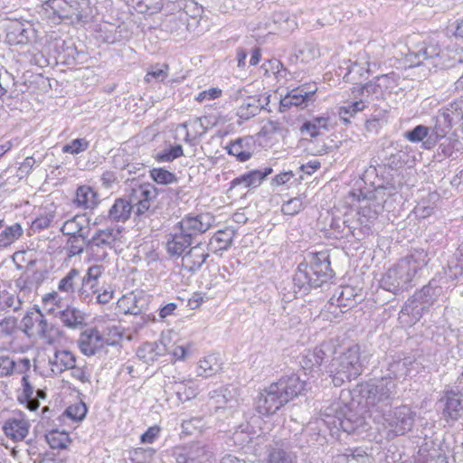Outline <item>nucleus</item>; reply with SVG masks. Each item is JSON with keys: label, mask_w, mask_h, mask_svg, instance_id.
<instances>
[{"label": "nucleus", "mask_w": 463, "mask_h": 463, "mask_svg": "<svg viewBox=\"0 0 463 463\" xmlns=\"http://www.w3.org/2000/svg\"><path fill=\"white\" fill-rule=\"evenodd\" d=\"M172 457L176 463H211L214 453L210 445L195 441L173 448Z\"/></svg>", "instance_id": "7"}, {"label": "nucleus", "mask_w": 463, "mask_h": 463, "mask_svg": "<svg viewBox=\"0 0 463 463\" xmlns=\"http://www.w3.org/2000/svg\"><path fill=\"white\" fill-rule=\"evenodd\" d=\"M365 108L364 102L362 100L354 101L348 104L346 107L340 108L339 115L340 118L345 122H349L347 117H352L355 113L364 110Z\"/></svg>", "instance_id": "63"}, {"label": "nucleus", "mask_w": 463, "mask_h": 463, "mask_svg": "<svg viewBox=\"0 0 463 463\" xmlns=\"http://www.w3.org/2000/svg\"><path fill=\"white\" fill-rule=\"evenodd\" d=\"M415 363L416 358L414 356L404 355L402 357L397 355L387 364L385 373L382 377L393 382L394 380L405 379L410 374Z\"/></svg>", "instance_id": "20"}, {"label": "nucleus", "mask_w": 463, "mask_h": 463, "mask_svg": "<svg viewBox=\"0 0 463 463\" xmlns=\"http://www.w3.org/2000/svg\"><path fill=\"white\" fill-rule=\"evenodd\" d=\"M74 203L85 210H93L100 203L99 194L89 185H80L76 190Z\"/></svg>", "instance_id": "34"}, {"label": "nucleus", "mask_w": 463, "mask_h": 463, "mask_svg": "<svg viewBox=\"0 0 463 463\" xmlns=\"http://www.w3.org/2000/svg\"><path fill=\"white\" fill-rule=\"evenodd\" d=\"M209 256L207 250L203 248V244L197 243L184 254L183 267L189 273H196L202 269Z\"/></svg>", "instance_id": "27"}, {"label": "nucleus", "mask_w": 463, "mask_h": 463, "mask_svg": "<svg viewBox=\"0 0 463 463\" xmlns=\"http://www.w3.org/2000/svg\"><path fill=\"white\" fill-rule=\"evenodd\" d=\"M80 277L79 269H71L64 278H62L58 285V289L61 292L73 293L75 279Z\"/></svg>", "instance_id": "56"}, {"label": "nucleus", "mask_w": 463, "mask_h": 463, "mask_svg": "<svg viewBox=\"0 0 463 463\" xmlns=\"http://www.w3.org/2000/svg\"><path fill=\"white\" fill-rule=\"evenodd\" d=\"M163 191V189H158L150 183H145L137 188L132 189L129 199H132L134 205L137 206L136 214L141 217L149 212L152 203L156 199L159 193Z\"/></svg>", "instance_id": "14"}, {"label": "nucleus", "mask_w": 463, "mask_h": 463, "mask_svg": "<svg viewBox=\"0 0 463 463\" xmlns=\"http://www.w3.org/2000/svg\"><path fill=\"white\" fill-rule=\"evenodd\" d=\"M430 135V128L424 125H417L404 132L403 137L411 143L424 142Z\"/></svg>", "instance_id": "52"}, {"label": "nucleus", "mask_w": 463, "mask_h": 463, "mask_svg": "<svg viewBox=\"0 0 463 463\" xmlns=\"http://www.w3.org/2000/svg\"><path fill=\"white\" fill-rule=\"evenodd\" d=\"M327 423L333 431L342 430L347 433L354 432L363 428L364 418L354 411L346 403L335 402L324 411Z\"/></svg>", "instance_id": "6"}, {"label": "nucleus", "mask_w": 463, "mask_h": 463, "mask_svg": "<svg viewBox=\"0 0 463 463\" xmlns=\"http://www.w3.org/2000/svg\"><path fill=\"white\" fill-rule=\"evenodd\" d=\"M434 125L429 127L430 128V135L428 137V140L423 142V147L425 149L433 148L439 141L444 138L447 134L452 128L454 123L449 118V116L445 115L444 112L439 110L437 115L433 118Z\"/></svg>", "instance_id": "21"}, {"label": "nucleus", "mask_w": 463, "mask_h": 463, "mask_svg": "<svg viewBox=\"0 0 463 463\" xmlns=\"http://www.w3.org/2000/svg\"><path fill=\"white\" fill-rule=\"evenodd\" d=\"M34 33L31 24H24L18 21L11 22L6 27V40L10 44H27Z\"/></svg>", "instance_id": "26"}, {"label": "nucleus", "mask_w": 463, "mask_h": 463, "mask_svg": "<svg viewBox=\"0 0 463 463\" xmlns=\"http://www.w3.org/2000/svg\"><path fill=\"white\" fill-rule=\"evenodd\" d=\"M166 0H143L139 7V13L146 14H154L159 11L165 13Z\"/></svg>", "instance_id": "59"}, {"label": "nucleus", "mask_w": 463, "mask_h": 463, "mask_svg": "<svg viewBox=\"0 0 463 463\" xmlns=\"http://www.w3.org/2000/svg\"><path fill=\"white\" fill-rule=\"evenodd\" d=\"M23 235V228L20 223L16 222L11 226L5 227L0 232V247L5 248L18 240Z\"/></svg>", "instance_id": "45"}, {"label": "nucleus", "mask_w": 463, "mask_h": 463, "mask_svg": "<svg viewBox=\"0 0 463 463\" xmlns=\"http://www.w3.org/2000/svg\"><path fill=\"white\" fill-rule=\"evenodd\" d=\"M297 457L291 451L282 448V445L275 443L269 445L268 449V458L266 463H295Z\"/></svg>", "instance_id": "41"}, {"label": "nucleus", "mask_w": 463, "mask_h": 463, "mask_svg": "<svg viewBox=\"0 0 463 463\" xmlns=\"http://www.w3.org/2000/svg\"><path fill=\"white\" fill-rule=\"evenodd\" d=\"M334 345L331 342H323L312 350H307L299 356V364L303 370L309 373L319 371L321 365L327 358V354L332 352Z\"/></svg>", "instance_id": "16"}, {"label": "nucleus", "mask_w": 463, "mask_h": 463, "mask_svg": "<svg viewBox=\"0 0 463 463\" xmlns=\"http://www.w3.org/2000/svg\"><path fill=\"white\" fill-rule=\"evenodd\" d=\"M133 208L132 199L117 198L109 208L106 218L111 222L124 223L130 218Z\"/></svg>", "instance_id": "31"}, {"label": "nucleus", "mask_w": 463, "mask_h": 463, "mask_svg": "<svg viewBox=\"0 0 463 463\" xmlns=\"http://www.w3.org/2000/svg\"><path fill=\"white\" fill-rule=\"evenodd\" d=\"M415 417L416 412L408 405L389 408L382 414L385 439L392 440L411 431Z\"/></svg>", "instance_id": "5"}, {"label": "nucleus", "mask_w": 463, "mask_h": 463, "mask_svg": "<svg viewBox=\"0 0 463 463\" xmlns=\"http://www.w3.org/2000/svg\"><path fill=\"white\" fill-rule=\"evenodd\" d=\"M273 172V169L270 166L265 167L264 169H255L244 173L240 176L234 178L230 183V190L237 187L242 186L243 188H257L259 187L265 178Z\"/></svg>", "instance_id": "25"}, {"label": "nucleus", "mask_w": 463, "mask_h": 463, "mask_svg": "<svg viewBox=\"0 0 463 463\" xmlns=\"http://www.w3.org/2000/svg\"><path fill=\"white\" fill-rule=\"evenodd\" d=\"M442 48L434 39H429L415 46L414 50L410 51L406 60L410 62V67H418L429 61L432 66L437 67Z\"/></svg>", "instance_id": "10"}, {"label": "nucleus", "mask_w": 463, "mask_h": 463, "mask_svg": "<svg viewBox=\"0 0 463 463\" xmlns=\"http://www.w3.org/2000/svg\"><path fill=\"white\" fill-rule=\"evenodd\" d=\"M102 335L96 327L81 332L78 339V345L81 353L90 356L95 354L97 349L102 345Z\"/></svg>", "instance_id": "30"}, {"label": "nucleus", "mask_w": 463, "mask_h": 463, "mask_svg": "<svg viewBox=\"0 0 463 463\" xmlns=\"http://www.w3.org/2000/svg\"><path fill=\"white\" fill-rule=\"evenodd\" d=\"M219 364L213 355H209L199 362L197 374L199 376L208 378L215 374L219 370Z\"/></svg>", "instance_id": "53"}, {"label": "nucleus", "mask_w": 463, "mask_h": 463, "mask_svg": "<svg viewBox=\"0 0 463 463\" xmlns=\"http://www.w3.org/2000/svg\"><path fill=\"white\" fill-rule=\"evenodd\" d=\"M438 154L443 157H453L454 154L459 150L461 142L454 137H445L439 141Z\"/></svg>", "instance_id": "48"}, {"label": "nucleus", "mask_w": 463, "mask_h": 463, "mask_svg": "<svg viewBox=\"0 0 463 463\" xmlns=\"http://www.w3.org/2000/svg\"><path fill=\"white\" fill-rule=\"evenodd\" d=\"M159 346L156 342H146L137 351V355L145 363L155 361L157 356L162 354L158 350Z\"/></svg>", "instance_id": "46"}, {"label": "nucleus", "mask_w": 463, "mask_h": 463, "mask_svg": "<svg viewBox=\"0 0 463 463\" xmlns=\"http://www.w3.org/2000/svg\"><path fill=\"white\" fill-rule=\"evenodd\" d=\"M54 50L56 52L55 59L57 62L74 66L78 64V58L83 54V52L77 50L75 44L71 41L56 40L54 43Z\"/></svg>", "instance_id": "29"}, {"label": "nucleus", "mask_w": 463, "mask_h": 463, "mask_svg": "<svg viewBox=\"0 0 463 463\" xmlns=\"http://www.w3.org/2000/svg\"><path fill=\"white\" fill-rule=\"evenodd\" d=\"M360 346L353 345L340 355L333 358L327 367V373L335 386L340 387L351 382L362 373Z\"/></svg>", "instance_id": "3"}, {"label": "nucleus", "mask_w": 463, "mask_h": 463, "mask_svg": "<svg viewBox=\"0 0 463 463\" xmlns=\"http://www.w3.org/2000/svg\"><path fill=\"white\" fill-rule=\"evenodd\" d=\"M103 267L93 265L87 270L85 276L81 278V286L78 290L79 298L81 301L89 303L98 293V279L103 273Z\"/></svg>", "instance_id": "18"}, {"label": "nucleus", "mask_w": 463, "mask_h": 463, "mask_svg": "<svg viewBox=\"0 0 463 463\" xmlns=\"http://www.w3.org/2000/svg\"><path fill=\"white\" fill-rule=\"evenodd\" d=\"M328 429L333 431L330 425L327 423V417L324 415V411L320 418L316 419L304 428V438L308 439L311 447L323 446L326 442V430Z\"/></svg>", "instance_id": "23"}, {"label": "nucleus", "mask_w": 463, "mask_h": 463, "mask_svg": "<svg viewBox=\"0 0 463 463\" xmlns=\"http://www.w3.org/2000/svg\"><path fill=\"white\" fill-rule=\"evenodd\" d=\"M361 195H363V198H359L358 200L359 202L364 203L358 212L361 215V223L364 222L363 219H364L365 222H373L383 211L385 203L383 200H375L373 195V191L364 195L361 193Z\"/></svg>", "instance_id": "28"}, {"label": "nucleus", "mask_w": 463, "mask_h": 463, "mask_svg": "<svg viewBox=\"0 0 463 463\" xmlns=\"http://www.w3.org/2000/svg\"><path fill=\"white\" fill-rule=\"evenodd\" d=\"M288 403L284 398L279 395V392L271 383L260 392L256 402V411L262 416H270L275 414L280 408Z\"/></svg>", "instance_id": "13"}, {"label": "nucleus", "mask_w": 463, "mask_h": 463, "mask_svg": "<svg viewBox=\"0 0 463 463\" xmlns=\"http://www.w3.org/2000/svg\"><path fill=\"white\" fill-rule=\"evenodd\" d=\"M284 400L288 402L307 391V382L301 380L298 373L282 375L277 382L272 383Z\"/></svg>", "instance_id": "15"}, {"label": "nucleus", "mask_w": 463, "mask_h": 463, "mask_svg": "<svg viewBox=\"0 0 463 463\" xmlns=\"http://www.w3.org/2000/svg\"><path fill=\"white\" fill-rule=\"evenodd\" d=\"M397 394V385L393 381L383 377L361 385L360 395L366 406L381 415L391 408Z\"/></svg>", "instance_id": "4"}, {"label": "nucleus", "mask_w": 463, "mask_h": 463, "mask_svg": "<svg viewBox=\"0 0 463 463\" xmlns=\"http://www.w3.org/2000/svg\"><path fill=\"white\" fill-rule=\"evenodd\" d=\"M262 109H264V106L260 99L249 98L239 108L238 115L243 119H249L259 114Z\"/></svg>", "instance_id": "43"}, {"label": "nucleus", "mask_w": 463, "mask_h": 463, "mask_svg": "<svg viewBox=\"0 0 463 463\" xmlns=\"http://www.w3.org/2000/svg\"><path fill=\"white\" fill-rule=\"evenodd\" d=\"M304 208L303 201L300 197L289 199L282 204L281 212L286 215L298 214Z\"/></svg>", "instance_id": "64"}, {"label": "nucleus", "mask_w": 463, "mask_h": 463, "mask_svg": "<svg viewBox=\"0 0 463 463\" xmlns=\"http://www.w3.org/2000/svg\"><path fill=\"white\" fill-rule=\"evenodd\" d=\"M437 405L446 421H456L463 415V392L458 387L447 386L442 392Z\"/></svg>", "instance_id": "9"}, {"label": "nucleus", "mask_w": 463, "mask_h": 463, "mask_svg": "<svg viewBox=\"0 0 463 463\" xmlns=\"http://www.w3.org/2000/svg\"><path fill=\"white\" fill-rule=\"evenodd\" d=\"M428 309L422 303L411 296L404 303L399 313V323L404 327L412 326L420 321Z\"/></svg>", "instance_id": "22"}, {"label": "nucleus", "mask_w": 463, "mask_h": 463, "mask_svg": "<svg viewBox=\"0 0 463 463\" xmlns=\"http://www.w3.org/2000/svg\"><path fill=\"white\" fill-rule=\"evenodd\" d=\"M165 18L162 23L164 30L175 36L183 38L186 37L187 33L195 30L194 27H190L189 23H185L184 20L178 18L176 14H165Z\"/></svg>", "instance_id": "37"}, {"label": "nucleus", "mask_w": 463, "mask_h": 463, "mask_svg": "<svg viewBox=\"0 0 463 463\" xmlns=\"http://www.w3.org/2000/svg\"><path fill=\"white\" fill-rule=\"evenodd\" d=\"M90 142L85 138H75L62 146L63 153L78 155L89 148Z\"/></svg>", "instance_id": "61"}, {"label": "nucleus", "mask_w": 463, "mask_h": 463, "mask_svg": "<svg viewBox=\"0 0 463 463\" xmlns=\"http://www.w3.org/2000/svg\"><path fill=\"white\" fill-rule=\"evenodd\" d=\"M211 221L212 216L208 213L188 214L176 223L175 229L190 233L191 238L194 240V237L206 232L211 228Z\"/></svg>", "instance_id": "17"}, {"label": "nucleus", "mask_w": 463, "mask_h": 463, "mask_svg": "<svg viewBox=\"0 0 463 463\" xmlns=\"http://www.w3.org/2000/svg\"><path fill=\"white\" fill-rule=\"evenodd\" d=\"M390 79L389 74H383L381 76L375 77L374 81H370L364 85L360 87L362 92H366L367 94H376L378 93V89H387V84H382L381 81H388Z\"/></svg>", "instance_id": "60"}, {"label": "nucleus", "mask_w": 463, "mask_h": 463, "mask_svg": "<svg viewBox=\"0 0 463 463\" xmlns=\"http://www.w3.org/2000/svg\"><path fill=\"white\" fill-rule=\"evenodd\" d=\"M4 433L14 441L23 440L29 432V424L24 420L9 419L3 426Z\"/></svg>", "instance_id": "38"}, {"label": "nucleus", "mask_w": 463, "mask_h": 463, "mask_svg": "<svg viewBox=\"0 0 463 463\" xmlns=\"http://www.w3.org/2000/svg\"><path fill=\"white\" fill-rule=\"evenodd\" d=\"M442 292L439 280L431 279L427 285L423 286L420 290L416 291L412 296L422 303L427 308L432 306Z\"/></svg>", "instance_id": "36"}, {"label": "nucleus", "mask_w": 463, "mask_h": 463, "mask_svg": "<svg viewBox=\"0 0 463 463\" xmlns=\"http://www.w3.org/2000/svg\"><path fill=\"white\" fill-rule=\"evenodd\" d=\"M430 259L428 253L420 249L401 259L382 277L380 286L383 289L399 295L411 288L418 272L425 267Z\"/></svg>", "instance_id": "2"}, {"label": "nucleus", "mask_w": 463, "mask_h": 463, "mask_svg": "<svg viewBox=\"0 0 463 463\" xmlns=\"http://www.w3.org/2000/svg\"><path fill=\"white\" fill-rule=\"evenodd\" d=\"M150 178L156 184L162 185H167L171 184L177 183L178 178L175 174L163 168V167H155L149 171Z\"/></svg>", "instance_id": "47"}, {"label": "nucleus", "mask_w": 463, "mask_h": 463, "mask_svg": "<svg viewBox=\"0 0 463 463\" xmlns=\"http://www.w3.org/2000/svg\"><path fill=\"white\" fill-rule=\"evenodd\" d=\"M401 188V184L396 183L393 178L387 180L384 184L379 185L373 191V195L375 200H383L386 203V197L395 194Z\"/></svg>", "instance_id": "44"}, {"label": "nucleus", "mask_w": 463, "mask_h": 463, "mask_svg": "<svg viewBox=\"0 0 463 463\" xmlns=\"http://www.w3.org/2000/svg\"><path fill=\"white\" fill-rule=\"evenodd\" d=\"M67 244L69 245L68 255L69 257H73L81 254L84 249H87L88 242L84 241L82 239L77 237L76 235H71L69 236Z\"/></svg>", "instance_id": "62"}, {"label": "nucleus", "mask_w": 463, "mask_h": 463, "mask_svg": "<svg viewBox=\"0 0 463 463\" xmlns=\"http://www.w3.org/2000/svg\"><path fill=\"white\" fill-rule=\"evenodd\" d=\"M86 214H77L73 218L66 221L62 227L61 228V232L63 235L71 236L76 235L79 232L80 227L86 224Z\"/></svg>", "instance_id": "50"}, {"label": "nucleus", "mask_w": 463, "mask_h": 463, "mask_svg": "<svg viewBox=\"0 0 463 463\" xmlns=\"http://www.w3.org/2000/svg\"><path fill=\"white\" fill-rule=\"evenodd\" d=\"M23 302L19 296L10 294L5 290L1 293L0 307L2 310L13 308L14 312H17L22 309Z\"/></svg>", "instance_id": "54"}, {"label": "nucleus", "mask_w": 463, "mask_h": 463, "mask_svg": "<svg viewBox=\"0 0 463 463\" xmlns=\"http://www.w3.org/2000/svg\"><path fill=\"white\" fill-rule=\"evenodd\" d=\"M165 14H176L196 29L203 18V8L194 0H166Z\"/></svg>", "instance_id": "8"}, {"label": "nucleus", "mask_w": 463, "mask_h": 463, "mask_svg": "<svg viewBox=\"0 0 463 463\" xmlns=\"http://www.w3.org/2000/svg\"><path fill=\"white\" fill-rule=\"evenodd\" d=\"M119 233V230L112 228L98 230L95 232L87 244V250L90 252L95 260L101 261L108 257L105 249L114 247Z\"/></svg>", "instance_id": "11"}, {"label": "nucleus", "mask_w": 463, "mask_h": 463, "mask_svg": "<svg viewBox=\"0 0 463 463\" xmlns=\"http://www.w3.org/2000/svg\"><path fill=\"white\" fill-rule=\"evenodd\" d=\"M67 0H47L42 5L40 14L43 19L52 24H59L70 19Z\"/></svg>", "instance_id": "19"}, {"label": "nucleus", "mask_w": 463, "mask_h": 463, "mask_svg": "<svg viewBox=\"0 0 463 463\" xmlns=\"http://www.w3.org/2000/svg\"><path fill=\"white\" fill-rule=\"evenodd\" d=\"M18 329V320L15 317L8 316L0 320V337L11 336Z\"/></svg>", "instance_id": "58"}, {"label": "nucleus", "mask_w": 463, "mask_h": 463, "mask_svg": "<svg viewBox=\"0 0 463 463\" xmlns=\"http://www.w3.org/2000/svg\"><path fill=\"white\" fill-rule=\"evenodd\" d=\"M88 407L83 402L70 405L64 411V415L75 420L81 421L87 415Z\"/></svg>", "instance_id": "57"}, {"label": "nucleus", "mask_w": 463, "mask_h": 463, "mask_svg": "<svg viewBox=\"0 0 463 463\" xmlns=\"http://www.w3.org/2000/svg\"><path fill=\"white\" fill-rule=\"evenodd\" d=\"M20 329L29 337L36 334L45 339L52 337V326L48 323L38 307H33L23 317Z\"/></svg>", "instance_id": "12"}, {"label": "nucleus", "mask_w": 463, "mask_h": 463, "mask_svg": "<svg viewBox=\"0 0 463 463\" xmlns=\"http://www.w3.org/2000/svg\"><path fill=\"white\" fill-rule=\"evenodd\" d=\"M191 379H176L169 382V389L173 391L179 402H184L196 397L197 388L194 386Z\"/></svg>", "instance_id": "35"}, {"label": "nucleus", "mask_w": 463, "mask_h": 463, "mask_svg": "<svg viewBox=\"0 0 463 463\" xmlns=\"http://www.w3.org/2000/svg\"><path fill=\"white\" fill-rule=\"evenodd\" d=\"M193 242L194 240L191 238L190 233L178 230V232L170 234V238L166 242L167 253L172 257H180Z\"/></svg>", "instance_id": "33"}, {"label": "nucleus", "mask_w": 463, "mask_h": 463, "mask_svg": "<svg viewBox=\"0 0 463 463\" xmlns=\"http://www.w3.org/2000/svg\"><path fill=\"white\" fill-rule=\"evenodd\" d=\"M449 116V118L454 123H458L463 118V98L457 99L446 107L439 109Z\"/></svg>", "instance_id": "49"}, {"label": "nucleus", "mask_w": 463, "mask_h": 463, "mask_svg": "<svg viewBox=\"0 0 463 463\" xmlns=\"http://www.w3.org/2000/svg\"><path fill=\"white\" fill-rule=\"evenodd\" d=\"M70 19H76L77 22L87 24L94 17V8L90 5V0H70Z\"/></svg>", "instance_id": "32"}, {"label": "nucleus", "mask_w": 463, "mask_h": 463, "mask_svg": "<svg viewBox=\"0 0 463 463\" xmlns=\"http://www.w3.org/2000/svg\"><path fill=\"white\" fill-rule=\"evenodd\" d=\"M183 155V146L179 144H176L175 146H170L168 148L164 149L162 152L157 153L155 156V159L160 163L172 162Z\"/></svg>", "instance_id": "55"}, {"label": "nucleus", "mask_w": 463, "mask_h": 463, "mask_svg": "<svg viewBox=\"0 0 463 463\" xmlns=\"http://www.w3.org/2000/svg\"><path fill=\"white\" fill-rule=\"evenodd\" d=\"M354 288L350 286L339 288L329 300L330 306L351 308L356 305Z\"/></svg>", "instance_id": "40"}, {"label": "nucleus", "mask_w": 463, "mask_h": 463, "mask_svg": "<svg viewBox=\"0 0 463 463\" xmlns=\"http://www.w3.org/2000/svg\"><path fill=\"white\" fill-rule=\"evenodd\" d=\"M225 149L230 156H233L239 162H246L251 158L255 150V141L252 137L246 136L232 140Z\"/></svg>", "instance_id": "24"}, {"label": "nucleus", "mask_w": 463, "mask_h": 463, "mask_svg": "<svg viewBox=\"0 0 463 463\" xmlns=\"http://www.w3.org/2000/svg\"><path fill=\"white\" fill-rule=\"evenodd\" d=\"M232 243V236L225 231H218L210 240V246L214 248V250H226Z\"/></svg>", "instance_id": "51"}, {"label": "nucleus", "mask_w": 463, "mask_h": 463, "mask_svg": "<svg viewBox=\"0 0 463 463\" xmlns=\"http://www.w3.org/2000/svg\"><path fill=\"white\" fill-rule=\"evenodd\" d=\"M60 319L69 328H78L84 325V315L75 307H68L61 311Z\"/></svg>", "instance_id": "42"}, {"label": "nucleus", "mask_w": 463, "mask_h": 463, "mask_svg": "<svg viewBox=\"0 0 463 463\" xmlns=\"http://www.w3.org/2000/svg\"><path fill=\"white\" fill-rule=\"evenodd\" d=\"M334 275L326 251L310 253L298 265L292 280L282 283V300L290 302L298 298V295L307 296L312 288L327 283Z\"/></svg>", "instance_id": "1"}, {"label": "nucleus", "mask_w": 463, "mask_h": 463, "mask_svg": "<svg viewBox=\"0 0 463 463\" xmlns=\"http://www.w3.org/2000/svg\"><path fill=\"white\" fill-rule=\"evenodd\" d=\"M52 372L61 373L71 370L76 364V356L69 350H56L53 358H50Z\"/></svg>", "instance_id": "39"}]
</instances>
